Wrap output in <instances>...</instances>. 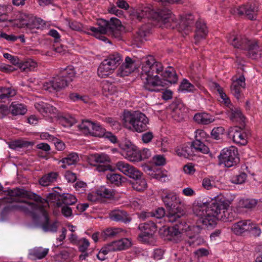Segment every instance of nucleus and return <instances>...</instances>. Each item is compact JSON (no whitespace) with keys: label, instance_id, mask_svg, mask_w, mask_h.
<instances>
[{"label":"nucleus","instance_id":"obj_17","mask_svg":"<svg viewBox=\"0 0 262 262\" xmlns=\"http://www.w3.org/2000/svg\"><path fill=\"white\" fill-rule=\"evenodd\" d=\"M172 118L178 122L182 121L186 114L185 108L181 103L173 102L170 105Z\"/></svg>","mask_w":262,"mask_h":262},{"label":"nucleus","instance_id":"obj_61","mask_svg":"<svg viewBox=\"0 0 262 262\" xmlns=\"http://www.w3.org/2000/svg\"><path fill=\"white\" fill-rule=\"evenodd\" d=\"M256 204L257 201L254 199H246L242 202V207L245 208H252Z\"/></svg>","mask_w":262,"mask_h":262},{"label":"nucleus","instance_id":"obj_50","mask_svg":"<svg viewBox=\"0 0 262 262\" xmlns=\"http://www.w3.org/2000/svg\"><path fill=\"white\" fill-rule=\"evenodd\" d=\"M119 233V229L117 228H107L101 233V237L104 240L107 238L115 237Z\"/></svg>","mask_w":262,"mask_h":262},{"label":"nucleus","instance_id":"obj_7","mask_svg":"<svg viewBox=\"0 0 262 262\" xmlns=\"http://www.w3.org/2000/svg\"><path fill=\"white\" fill-rule=\"evenodd\" d=\"M123 120L125 125L128 123L132 126V129L137 132H143L148 129L149 120L145 114L140 112H125Z\"/></svg>","mask_w":262,"mask_h":262},{"label":"nucleus","instance_id":"obj_41","mask_svg":"<svg viewBox=\"0 0 262 262\" xmlns=\"http://www.w3.org/2000/svg\"><path fill=\"white\" fill-rule=\"evenodd\" d=\"M149 171L148 174L151 177V178L162 181L163 178L167 177V171L166 170H163L161 169H157L156 170H152L150 168H148Z\"/></svg>","mask_w":262,"mask_h":262},{"label":"nucleus","instance_id":"obj_52","mask_svg":"<svg viewBox=\"0 0 262 262\" xmlns=\"http://www.w3.org/2000/svg\"><path fill=\"white\" fill-rule=\"evenodd\" d=\"M48 249H43L41 247L36 248L33 249L32 255L39 259L44 258L48 253Z\"/></svg>","mask_w":262,"mask_h":262},{"label":"nucleus","instance_id":"obj_59","mask_svg":"<svg viewBox=\"0 0 262 262\" xmlns=\"http://www.w3.org/2000/svg\"><path fill=\"white\" fill-rule=\"evenodd\" d=\"M152 162L156 166H163L166 164V159L163 155H157L153 157Z\"/></svg>","mask_w":262,"mask_h":262},{"label":"nucleus","instance_id":"obj_11","mask_svg":"<svg viewBox=\"0 0 262 262\" xmlns=\"http://www.w3.org/2000/svg\"><path fill=\"white\" fill-rule=\"evenodd\" d=\"M246 124L243 123L239 126L231 127L228 130V137L237 144L245 145L247 143V134L245 131Z\"/></svg>","mask_w":262,"mask_h":262},{"label":"nucleus","instance_id":"obj_40","mask_svg":"<svg viewBox=\"0 0 262 262\" xmlns=\"http://www.w3.org/2000/svg\"><path fill=\"white\" fill-rule=\"evenodd\" d=\"M96 25L98 26L99 32L103 35L107 33L109 27L111 26V19L108 21L104 19H99L97 20Z\"/></svg>","mask_w":262,"mask_h":262},{"label":"nucleus","instance_id":"obj_33","mask_svg":"<svg viewBox=\"0 0 262 262\" xmlns=\"http://www.w3.org/2000/svg\"><path fill=\"white\" fill-rule=\"evenodd\" d=\"M115 251H120L131 246L132 243L128 238H122L111 242Z\"/></svg>","mask_w":262,"mask_h":262},{"label":"nucleus","instance_id":"obj_56","mask_svg":"<svg viewBox=\"0 0 262 262\" xmlns=\"http://www.w3.org/2000/svg\"><path fill=\"white\" fill-rule=\"evenodd\" d=\"M225 129L222 126L214 128L211 133V137L212 138L219 140L221 138V136L223 135Z\"/></svg>","mask_w":262,"mask_h":262},{"label":"nucleus","instance_id":"obj_57","mask_svg":"<svg viewBox=\"0 0 262 262\" xmlns=\"http://www.w3.org/2000/svg\"><path fill=\"white\" fill-rule=\"evenodd\" d=\"M90 30L94 33V35L96 38L100 40H102L104 41H107L108 42L111 43V41L108 39V38L104 36L103 34L99 32L100 30L98 28V27L96 28L94 27H91L90 28Z\"/></svg>","mask_w":262,"mask_h":262},{"label":"nucleus","instance_id":"obj_62","mask_svg":"<svg viewBox=\"0 0 262 262\" xmlns=\"http://www.w3.org/2000/svg\"><path fill=\"white\" fill-rule=\"evenodd\" d=\"M98 164H107L110 162L109 157L104 154H97Z\"/></svg>","mask_w":262,"mask_h":262},{"label":"nucleus","instance_id":"obj_45","mask_svg":"<svg viewBox=\"0 0 262 262\" xmlns=\"http://www.w3.org/2000/svg\"><path fill=\"white\" fill-rule=\"evenodd\" d=\"M175 151L178 156L183 157L185 158H189L193 155L191 146L190 147L186 146L181 148H177Z\"/></svg>","mask_w":262,"mask_h":262},{"label":"nucleus","instance_id":"obj_22","mask_svg":"<svg viewBox=\"0 0 262 262\" xmlns=\"http://www.w3.org/2000/svg\"><path fill=\"white\" fill-rule=\"evenodd\" d=\"M122 27L120 20L116 17H112L111 18V26L109 27L107 33L116 38L120 39L121 38L120 30Z\"/></svg>","mask_w":262,"mask_h":262},{"label":"nucleus","instance_id":"obj_13","mask_svg":"<svg viewBox=\"0 0 262 262\" xmlns=\"http://www.w3.org/2000/svg\"><path fill=\"white\" fill-rule=\"evenodd\" d=\"M69 84L67 80L63 78L58 73L49 82H45L43 85V88L45 90L53 92L60 91L68 86Z\"/></svg>","mask_w":262,"mask_h":262},{"label":"nucleus","instance_id":"obj_16","mask_svg":"<svg viewBox=\"0 0 262 262\" xmlns=\"http://www.w3.org/2000/svg\"><path fill=\"white\" fill-rule=\"evenodd\" d=\"M258 12V8L254 4H247L240 6L237 9L239 15H245L250 20H255Z\"/></svg>","mask_w":262,"mask_h":262},{"label":"nucleus","instance_id":"obj_49","mask_svg":"<svg viewBox=\"0 0 262 262\" xmlns=\"http://www.w3.org/2000/svg\"><path fill=\"white\" fill-rule=\"evenodd\" d=\"M37 63L31 59H29L25 62H20L19 68L22 71L28 72L33 70L36 67Z\"/></svg>","mask_w":262,"mask_h":262},{"label":"nucleus","instance_id":"obj_60","mask_svg":"<svg viewBox=\"0 0 262 262\" xmlns=\"http://www.w3.org/2000/svg\"><path fill=\"white\" fill-rule=\"evenodd\" d=\"M150 156V150L148 149H144L142 151L138 150V158H137V161L139 162L147 159Z\"/></svg>","mask_w":262,"mask_h":262},{"label":"nucleus","instance_id":"obj_55","mask_svg":"<svg viewBox=\"0 0 262 262\" xmlns=\"http://www.w3.org/2000/svg\"><path fill=\"white\" fill-rule=\"evenodd\" d=\"M103 94L106 96H108L109 95H113L116 91V88L113 84H108V83H104L103 85Z\"/></svg>","mask_w":262,"mask_h":262},{"label":"nucleus","instance_id":"obj_53","mask_svg":"<svg viewBox=\"0 0 262 262\" xmlns=\"http://www.w3.org/2000/svg\"><path fill=\"white\" fill-rule=\"evenodd\" d=\"M75 245L78 246V250L80 252L83 253L86 251L90 246L89 241L85 238H82L78 241Z\"/></svg>","mask_w":262,"mask_h":262},{"label":"nucleus","instance_id":"obj_3","mask_svg":"<svg viewBox=\"0 0 262 262\" xmlns=\"http://www.w3.org/2000/svg\"><path fill=\"white\" fill-rule=\"evenodd\" d=\"M140 77L143 81V88L150 92L160 91L165 86V82L158 76L162 72L163 66L151 55L143 57L141 59Z\"/></svg>","mask_w":262,"mask_h":262},{"label":"nucleus","instance_id":"obj_35","mask_svg":"<svg viewBox=\"0 0 262 262\" xmlns=\"http://www.w3.org/2000/svg\"><path fill=\"white\" fill-rule=\"evenodd\" d=\"M58 173L57 172H51L47 174L42 176L39 180V184L43 186H47L50 185L52 182L55 181L57 179Z\"/></svg>","mask_w":262,"mask_h":262},{"label":"nucleus","instance_id":"obj_8","mask_svg":"<svg viewBox=\"0 0 262 262\" xmlns=\"http://www.w3.org/2000/svg\"><path fill=\"white\" fill-rule=\"evenodd\" d=\"M218 158L219 164H224L227 167L236 166L240 161L237 148L233 146L222 149Z\"/></svg>","mask_w":262,"mask_h":262},{"label":"nucleus","instance_id":"obj_31","mask_svg":"<svg viewBox=\"0 0 262 262\" xmlns=\"http://www.w3.org/2000/svg\"><path fill=\"white\" fill-rule=\"evenodd\" d=\"M26 106L17 102H13L10 105V112L13 115H23L27 112Z\"/></svg>","mask_w":262,"mask_h":262},{"label":"nucleus","instance_id":"obj_47","mask_svg":"<svg viewBox=\"0 0 262 262\" xmlns=\"http://www.w3.org/2000/svg\"><path fill=\"white\" fill-rule=\"evenodd\" d=\"M193 24V17L192 15L188 14L182 18L180 23V26L182 29L186 30L188 29V28Z\"/></svg>","mask_w":262,"mask_h":262},{"label":"nucleus","instance_id":"obj_36","mask_svg":"<svg viewBox=\"0 0 262 262\" xmlns=\"http://www.w3.org/2000/svg\"><path fill=\"white\" fill-rule=\"evenodd\" d=\"M165 214V209L162 207H159L154 212H142L140 214V218L144 220L147 217L155 216L158 219H161L164 216Z\"/></svg>","mask_w":262,"mask_h":262},{"label":"nucleus","instance_id":"obj_21","mask_svg":"<svg viewBox=\"0 0 262 262\" xmlns=\"http://www.w3.org/2000/svg\"><path fill=\"white\" fill-rule=\"evenodd\" d=\"M251 224L250 220L240 221L233 225L232 230L235 234L241 235L245 231H251Z\"/></svg>","mask_w":262,"mask_h":262},{"label":"nucleus","instance_id":"obj_23","mask_svg":"<svg viewBox=\"0 0 262 262\" xmlns=\"http://www.w3.org/2000/svg\"><path fill=\"white\" fill-rule=\"evenodd\" d=\"M161 76L163 77L161 79L162 81L165 82V86L168 83L174 84L178 81V75L174 70L171 67H169L164 72H162Z\"/></svg>","mask_w":262,"mask_h":262},{"label":"nucleus","instance_id":"obj_28","mask_svg":"<svg viewBox=\"0 0 262 262\" xmlns=\"http://www.w3.org/2000/svg\"><path fill=\"white\" fill-rule=\"evenodd\" d=\"M193 119L198 123L203 125L209 124L214 121L213 116L206 113H196L194 116Z\"/></svg>","mask_w":262,"mask_h":262},{"label":"nucleus","instance_id":"obj_12","mask_svg":"<svg viewBox=\"0 0 262 262\" xmlns=\"http://www.w3.org/2000/svg\"><path fill=\"white\" fill-rule=\"evenodd\" d=\"M138 229L141 231L139 237L144 242H148V240L152 238L154 233L157 229L156 224L153 221H148L140 224Z\"/></svg>","mask_w":262,"mask_h":262},{"label":"nucleus","instance_id":"obj_63","mask_svg":"<svg viewBox=\"0 0 262 262\" xmlns=\"http://www.w3.org/2000/svg\"><path fill=\"white\" fill-rule=\"evenodd\" d=\"M129 164L123 161H119L116 163V166L118 170L124 174L127 170V168L129 167Z\"/></svg>","mask_w":262,"mask_h":262},{"label":"nucleus","instance_id":"obj_20","mask_svg":"<svg viewBox=\"0 0 262 262\" xmlns=\"http://www.w3.org/2000/svg\"><path fill=\"white\" fill-rule=\"evenodd\" d=\"M195 27L194 35L195 43H198L201 39L206 37L208 33V30L206 24L201 20H198L196 22Z\"/></svg>","mask_w":262,"mask_h":262},{"label":"nucleus","instance_id":"obj_1","mask_svg":"<svg viewBox=\"0 0 262 262\" xmlns=\"http://www.w3.org/2000/svg\"><path fill=\"white\" fill-rule=\"evenodd\" d=\"M8 198L0 200V208L3 206L1 212L4 217L10 211H19L24 212H30L33 217H37L34 212L38 211L45 217V222L41 224V227L45 232H56L57 231V222L50 223V218L48 212L45 209L44 203H48L47 199H42L39 195L24 189L15 188L7 190Z\"/></svg>","mask_w":262,"mask_h":262},{"label":"nucleus","instance_id":"obj_19","mask_svg":"<svg viewBox=\"0 0 262 262\" xmlns=\"http://www.w3.org/2000/svg\"><path fill=\"white\" fill-rule=\"evenodd\" d=\"M231 105V107H229L228 111L230 119L232 122L238 123L240 125H242L243 123L246 124V117L242 114L241 110L239 107Z\"/></svg>","mask_w":262,"mask_h":262},{"label":"nucleus","instance_id":"obj_39","mask_svg":"<svg viewBox=\"0 0 262 262\" xmlns=\"http://www.w3.org/2000/svg\"><path fill=\"white\" fill-rule=\"evenodd\" d=\"M16 94V91L10 88H1L0 89V102L15 96Z\"/></svg>","mask_w":262,"mask_h":262},{"label":"nucleus","instance_id":"obj_30","mask_svg":"<svg viewBox=\"0 0 262 262\" xmlns=\"http://www.w3.org/2000/svg\"><path fill=\"white\" fill-rule=\"evenodd\" d=\"M79 160V157L77 154L72 152L68 155L67 157L63 158L60 161L62 164L61 167L64 169L67 168V166L75 165Z\"/></svg>","mask_w":262,"mask_h":262},{"label":"nucleus","instance_id":"obj_25","mask_svg":"<svg viewBox=\"0 0 262 262\" xmlns=\"http://www.w3.org/2000/svg\"><path fill=\"white\" fill-rule=\"evenodd\" d=\"M59 74L69 83L72 82L76 76L75 69L72 66H68L66 68L61 69Z\"/></svg>","mask_w":262,"mask_h":262},{"label":"nucleus","instance_id":"obj_48","mask_svg":"<svg viewBox=\"0 0 262 262\" xmlns=\"http://www.w3.org/2000/svg\"><path fill=\"white\" fill-rule=\"evenodd\" d=\"M33 142L24 141L22 140H17L11 142L9 144V147L13 149L17 148L27 147L29 146L32 145Z\"/></svg>","mask_w":262,"mask_h":262},{"label":"nucleus","instance_id":"obj_9","mask_svg":"<svg viewBox=\"0 0 262 262\" xmlns=\"http://www.w3.org/2000/svg\"><path fill=\"white\" fill-rule=\"evenodd\" d=\"M78 127L85 135L89 134L92 136L99 138L103 137L106 131L99 124L88 120H82L78 125Z\"/></svg>","mask_w":262,"mask_h":262},{"label":"nucleus","instance_id":"obj_2","mask_svg":"<svg viewBox=\"0 0 262 262\" xmlns=\"http://www.w3.org/2000/svg\"><path fill=\"white\" fill-rule=\"evenodd\" d=\"M184 210H179L177 212L173 211L166 215V220L168 222L175 223L173 226L165 229L164 232L171 236H176L183 232H187L189 238L187 243L190 246L198 245L203 242V239L199 236L202 227L200 225L190 226L182 217L184 215Z\"/></svg>","mask_w":262,"mask_h":262},{"label":"nucleus","instance_id":"obj_10","mask_svg":"<svg viewBox=\"0 0 262 262\" xmlns=\"http://www.w3.org/2000/svg\"><path fill=\"white\" fill-rule=\"evenodd\" d=\"M10 21L13 22L14 25L18 28L26 27L32 29L36 27L32 16L20 11L15 12L13 19Z\"/></svg>","mask_w":262,"mask_h":262},{"label":"nucleus","instance_id":"obj_64","mask_svg":"<svg viewBox=\"0 0 262 262\" xmlns=\"http://www.w3.org/2000/svg\"><path fill=\"white\" fill-rule=\"evenodd\" d=\"M69 98L71 100L74 101L80 100L83 102H86L87 98L85 96H80L78 93H72L69 94Z\"/></svg>","mask_w":262,"mask_h":262},{"label":"nucleus","instance_id":"obj_27","mask_svg":"<svg viewBox=\"0 0 262 262\" xmlns=\"http://www.w3.org/2000/svg\"><path fill=\"white\" fill-rule=\"evenodd\" d=\"M115 69L104 59L98 67V75L101 78H105L112 73Z\"/></svg>","mask_w":262,"mask_h":262},{"label":"nucleus","instance_id":"obj_4","mask_svg":"<svg viewBox=\"0 0 262 262\" xmlns=\"http://www.w3.org/2000/svg\"><path fill=\"white\" fill-rule=\"evenodd\" d=\"M135 16L139 21L152 17L158 21L161 22L167 28L173 29L177 25V21L171 11L166 7L158 9L154 11L149 8L145 7L137 11Z\"/></svg>","mask_w":262,"mask_h":262},{"label":"nucleus","instance_id":"obj_42","mask_svg":"<svg viewBox=\"0 0 262 262\" xmlns=\"http://www.w3.org/2000/svg\"><path fill=\"white\" fill-rule=\"evenodd\" d=\"M97 193L103 198L111 199L114 198L115 191L114 189L107 188L104 186H101L97 190Z\"/></svg>","mask_w":262,"mask_h":262},{"label":"nucleus","instance_id":"obj_43","mask_svg":"<svg viewBox=\"0 0 262 262\" xmlns=\"http://www.w3.org/2000/svg\"><path fill=\"white\" fill-rule=\"evenodd\" d=\"M191 147L193 148L196 151H200L204 154L207 153L209 151L208 147L199 140H195L193 141Z\"/></svg>","mask_w":262,"mask_h":262},{"label":"nucleus","instance_id":"obj_32","mask_svg":"<svg viewBox=\"0 0 262 262\" xmlns=\"http://www.w3.org/2000/svg\"><path fill=\"white\" fill-rule=\"evenodd\" d=\"M61 202H57L56 206L57 207H61L62 204L66 206L72 205L77 202V199L73 195L69 193H63L61 194Z\"/></svg>","mask_w":262,"mask_h":262},{"label":"nucleus","instance_id":"obj_54","mask_svg":"<svg viewBox=\"0 0 262 262\" xmlns=\"http://www.w3.org/2000/svg\"><path fill=\"white\" fill-rule=\"evenodd\" d=\"M107 179L111 183L118 186L121 183L122 177L119 174L110 173L107 174Z\"/></svg>","mask_w":262,"mask_h":262},{"label":"nucleus","instance_id":"obj_46","mask_svg":"<svg viewBox=\"0 0 262 262\" xmlns=\"http://www.w3.org/2000/svg\"><path fill=\"white\" fill-rule=\"evenodd\" d=\"M247 177V175L245 172L238 171L237 173L231 177L230 181L233 184H241L245 182Z\"/></svg>","mask_w":262,"mask_h":262},{"label":"nucleus","instance_id":"obj_18","mask_svg":"<svg viewBox=\"0 0 262 262\" xmlns=\"http://www.w3.org/2000/svg\"><path fill=\"white\" fill-rule=\"evenodd\" d=\"M135 68V61L131 58L127 56L125 58V62L119 68L117 72L118 75L121 77L127 76L132 72H134Z\"/></svg>","mask_w":262,"mask_h":262},{"label":"nucleus","instance_id":"obj_6","mask_svg":"<svg viewBox=\"0 0 262 262\" xmlns=\"http://www.w3.org/2000/svg\"><path fill=\"white\" fill-rule=\"evenodd\" d=\"M227 40L234 48L247 50L249 57L253 59L256 58L259 48L256 41H251L245 36L234 35H229Z\"/></svg>","mask_w":262,"mask_h":262},{"label":"nucleus","instance_id":"obj_24","mask_svg":"<svg viewBox=\"0 0 262 262\" xmlns=\"http://www.w3.org/2000/svg\"><path fill=\"white\" fill-rule=\"evenodd\" d=\"M150 33V26L145 24L142 26L134 35L135 41L138 42H142L146 40V37Z\"/></svg>","mask_w":262,"mask_h":262},{"label":"nucleus","instance_id":"obj_37","mask_svg":"<svg viewBox=\"0 0 262 262\" xmlns=\"http://www.w3.org/2000/svg\"><path fill=\"white\" fill-rule=\"evenodd\" d=\"M105 60L115 69L122 61L121 57L118 53H114L110 54Z\"/></svg>","mask_w":262,"mask_h":262},{"label":"nucleus","instance_id":"obj_38","mask_svg":"<svg viewBox=\"0 0 262 262\" xmlns=\"http://www.w3.org/2000/svg\"><path fill=\"white\" fill-rule=\"evenodd\" d=\"M132 186L134 189L138 191H142L146 188L147 184L145 179L142 176L139 178H136V179L132 182Z\"/></svg>","mask_w":262,"mask_h":262},{"label":"nucleus","instance_id":"obj_58","mask_svg":"<svg viewBox=\"0 0 262 262\" xmlns=\"http://www.w3.org/2000/svg\"><path fill=\"white\" fill-rule=\"evenodd\" d=\"M241 87L237 85L236 83L232 82L230 86V90L233 95L237 99H239L241 97Z\"/></svg>","mask_w":262,"mask_h":262},{"label":"nucleus","instance_id":"obj_26","mask_svg":"<svg viewBox=\"0 0 262 262\" xmlns=\"http://www.w3.org/2000/svg\"><path fill=\"white\" fill-rule=\"evenodd\" d=\"M111 219L115 221H120L126 223L131 221V218L128 216L126 212L123 210H116L110 213Z\"/></svg>","mask_w":262,"mask_h":262},{"label":"nucleus","instance_id":"obj_15","mask_svg":"<svg viewBox=\"0 0 262 262\" xmlns=\"http://www.w3.org/2000/svg\"><path fill=\"white\" fill-rule=\"evenodd\" d=\"M162 201L168 209V213H170L172 211L177 212L179 210H182L177 206L178 204L180 203V201L177 195L174 193H169L165 196H162Z\"/></svg>","mask_w":262,"mask_h":262},{"label":"nucleus","instance_id":"obj_14","mask_svg":"<svg viewBox=\"0 0 262 262\" xmlns=\"http://www.w3.org/2000/svg\"><path fill=\"white\" fill-rule=\"evenodd\" d=\"M121 154L125 158L132 162H137L138 157V149L129 141L119 143Z\"/></svg>","mask_w":262,"mask_h":262},{"label":"nucleus","instance_id":"obj_5","mask_svg":"<svg viewBox=\"0 0 262 262\" xmlns=\"http://www.w3.org/2000/svg\"><path fill=\"white\" fill-rule=\"evenodd\" d=\"M230 202L226 200L223 196H217L207 205L205 213L207 218L202 220V224L207 227H214L219 220L221 212L225 206H229Z\"/></svg>","mask_w":262,"mask_h":262},{"label":"nucleus","instance_id":"obj_29","mask_svg":"<svg viewBox=\"0 0 262 262\" xmlns=\"http://www.w3.org/2000/svg\"><path fill=\"white\" fill-rule=\"evenodd\" d=\"M35 107L42 114H47L49 113L50 114H56L57 111L56 107L50 104L43 102L35 103Z\"/></svg>","mask_w":262,"mask_h":262},{"label":"nucleus","instance_id":"obj_34","mask_svg":"<svg viewBox=\"0 0 262 262\" xmlns=\"http://www.w3.org/2000/svg\"><path fill=\"white\" fill-rule=\"evenodd\" d=\"M206 207L207 205L205 203L203 204L198 203L193 207V211L194 213L201 217L200 222L202 223V220L207 218V214H206Z\"/></svg>","mask_w":262,"mask_h":262},{"label":"nucleus","instance_id":"obj_51","mask_svg":"<svg viewBox=\"0 0 262 262\" xmlns=\"http://www.w3.org/2000/svg\"><path fill=\"white\" fill-rule=\"evenodd\" d=\"M180 89L182 91H186L188 92H195L196 89L194 85L190 83L188 80L184 79L180 85Z\"/></svg>","mask_w":262,"mask_h":262},{"label":"nucleus","instance_id":"obj_44","mask_svg":"<svg viewBox=\"0 0 262 262\" xmlns=\"http://www.w3.org/2000/svg\"><path fill=\"white\" fill-rule=\"evenodd\" d=\"M229 206H225L219 217V220L224 222H231L234 219V215L231 210L229 209Z\"/></svg>","mask_w":262,"mask_h":262}]
</instances>
